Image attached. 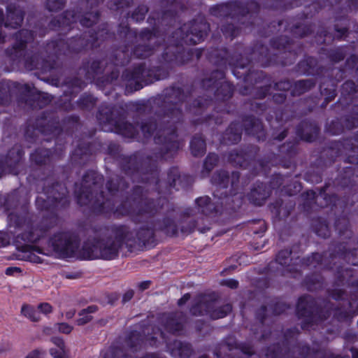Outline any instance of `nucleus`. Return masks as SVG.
I'll list each match as a JSON object with an SVG mask.
<instances>
[{
    "label": "nucleus",
    "instance_id": "nucleus-1",
    "mask_svg": "<svg viewBox=\"0 0 358 358\" xmlns=\"http://www.w3.org/2000/svg\"><path fill=\"white\" fill-rule=\"evenodd\" d=\"M54 251L61 258L69 257L73 255L76 244L66 234H59L52 241Z\"/></svg>",
    "mask_w": 358,
    "mask_h": 358
},
{
    "label": "nucleus",
    "instance_id": "nucleus-2",
    "mask_svg": "<svg viewBox=\"0 0 358 358\" xmlns=\"http://www.w3.org/2000/svg\"><path fill=\"white\" fill-rule=\"evenodd\" d=\"M53 343L57 347V349L51 348L50 353L53 358H68L65 350L63 341L60 338H52Z\"/></svg>",
    "mask_w": 358,
    "mask_h": 358
},
{
    "label": "nucleus",
    "instance_id": "nucleus-3",
    "mask_svg": "<svg viewBox=\"0 0 358 358\" xmlns=\"http://www.w3.org/2000/svg\"><path fill=\"white\" fill-rule=\"evenodd\" d=\"M94 311H95L94 307H89L87 309L82 310L79 314L80 317L77 320V324L78 325H83L90 322L92 320L90 313Z\"/></svg>",
    "mask_w": 358,
    "mask_h": 358
},
{
    "label": "nucleus",
    "instance_id": "nucleus-4",
    "mask_svg": "<svg viewBox=\"0 0 358 358\" xmlns=\"http://www.w3.org/2000/svg\"><path fill=\"white\" fill-rule=\"evenodd\" d=\"M205 149L204 142L201 139H194L191 142V150L194 155L197 156L203 153Z\"/></svg>",
    "mask_w": 358,
    "mask_h": 358
},
{
    "label": "nucleus",
    "instance_id": "nucleus-5",
    "mask_svg": "<svg viewBox=\"0 0 358 358\" xmlns=\"http://www.w3.org/2000/svg\"><path fill=\"white\" fill-rule=\"evenodd\" d=\"M196 204L203 213L207 214L211 208L210 199L208 196H203L196 200Z\"/></svg>",
    "mask_w": 358,
    "mask_h": 358
},
{
    "label": "nucleus",
    "instance_id": "nucleus-6",
    "mask_svg": "<svg viewBox=\"0 0 358 358\" xmlns=\"http://www.w3.org/2000/svg\"><path fill=\"white\" fill-rule=\"evenodd\" d=\"M21 311L24 316L33 321H38L39 320V316L37 312L30 306L24 305L22 307Z\"/></svg>",
    "mask_w": 358,
    "mask_h": 358
},
{
    "label": "nucleus",
    "instance_id": "nucleus-7",
    "mask_svg": "<svg viewBox=\"0 0 358 358\" xmlns=\"http://www.w3.org/2000/svg\"><path fill=\"white\" fill-rule=\"evenodd\" d=\"M231 310V307L230 305L227 304L225 305L221 308H219L218 309L213 311L210 316L213 319H219L222 318L227 315L228 313H229Z\"/></svg>",
    "mask_w": 358,
    "mask_h": 358
},
{
    "label": "nucleus",
    "instance_id": "nucleus-8",
    "mask_svg": "<svg viewBox=\"0 0 358 358\" xmlns=\"http://www.w3.org/2000/svg\"><path fill=\"white\" fill-rule=\"evenodd\" d=\"M117 253V250L115 247L104 248L101 252V257L105 259H113Z\"/></svg>",
    "mask_w": 358,
    "mask_h": 358
},
{
    "label": "nucleus",
    "instance_id": "nucleus-9",
    "mask_svg": "<svg viewBox=\"0 0 358 358\" xmlns=\"http://www.w3.org/2000/svg\"><path fill=\"white\" fill-rule=\"evenodd\" d=\"M38 308L44 314L50 313L52 310V307L48 303H43L38 305Z\"/></svg>",
    "mask_w": 358,
    "mask_h": 358
},
{
    "label": "nucleus",
    "instance_id": "nucleus-10",
    "mask_svg": "<svg viewBox=\"0 0 358 358\" xmlns=\"http://www.w3.org/2000/svg\"><path fill=\"white\" fill-rule=\"evenodd\" d=\"M58 329L61 333L69 334L72 331L73 327L66 323H59L58 324Z\"/></svg>",
    "mask_w": 358,
    "mask_h": 358
},
{
    "label": "nucleus",
    "instance_id": "nucleus-11",
    "mask_svg": "<svg viewBox=\"0 0 358 358\" xmlns=\"http://www.w3.org/2000/svg\"><path fill=\"white\" fill-rule=\"evenodd\" d=\"M45 352L39 350H34L27 355L26 358H42Z\"/></svg>",
    "mask_w": 358,
    "mask_h": 358
},
{
    "label": "nucleus",
    "instance_id": "nucleus-12",
    "mask_svg": "<svg viewBox=\"0 0 358 358\" xmlns=\"http://www.w3.org/2000/svg\"><path fill=\"white\" fill-rule=\"evenodd\" d=\"M226 285L231 288H236L238 286V282L234 280H228L226 282Z\"/></svg>",
    "mask_w": 358,
    "mask_h": 358
},
{
    "label": "nucleus",
    "instance_id": "nucleus-13",
    "mask_svg": "<svg viewBox=\"0 0 358 358\" xmlns=\"http://www.w3.org/2000/svg\"><path fill=\"white\" fill-rule=\"evenodd\" d=\"M20 271V269H19V268H15H15H14V267H9V268H6V273L7 275H13V273H14V271Z\"/></svg>",
    "mask_w": 358,
    "mask_h": 358
},
{
    "label": "nucleus",
    "instance_id": "nucleus-14",
    "mask_svg": "<svg viewBox=\"0 0 358 358\" xmlns=\"http://www.w3.org/2000/svg\"><path fill=\"white\" fill-rule=\"evenodd\" d=\"M8 343H0V353L3 352L9 349Z\"/></svg>",
    "mask_w": 358,
    "mask_h": 358
},
{
    "label": "nucleus",
    "instance_id": "nucleus-15",
    "mask_svg": "<svg viewBox=\"0 0 358 358\" xmlns=\"http://www.w3.org/2000/svg\"><path fill=\"white\" fill-rule=\"evenodd\" d=\"M216 160H217V157H216L215 155H210V156H208V158L206 159V161L205 165L207 166H208V162H210V161L216 162Z\"/></svg>",
    "mask_w": 358,
    "mask_h": 358
},
{
    "label": "nucleus",
    "instance_id": "nucleus-16",
    "mask_svg": "<svg viewBox=\"0 0 358 358\" xmlns=\"http://www.w3.org/2000/svg\"><path fill=\"white\" fill-rule=\"evenodd\" d=\"M75 315V310H71L69 311H67L66 313V317L67 319H71Z\"/></svg>",
    "mask_w": 358,
    "mask_h": 358
},
{
    "label": "nucleus",
    "instance_id": "nucleus-17",
    "mask_svg": "<svg viewBox=\"0 0 358 358\" xmlns=\"http://www.w3.org/2000/svg\"><path fill=\"white\" fill-rule=\"evenodd\" d=\"M189 299V294H186L182 298H181L179 301H178V304L179 305H182L183 303H185L186 301H187L188 299Z\"/></svg>",
    "mask_w": 358,
    "mask_h": 358
},
{
    "label": "nucleus",
    "instance_id": "nucleus-18",
    "mask_svg": "<svg viewBox=\"0 0 358 358\" xmlns=\"http://www.w3.org/2000/svg\"><path fill=\"white\" fill-rule=\"evenodd\" d=\"M132 297V293L131 292H129L127 294H125L124 296V299L127 298V299H131Z\"/></svg>",
    "mask_w": 358,
    "mask_h": 358
},
{
    "label": "nucleus",
    "instance_id": "nucleus-19",
    "mask_svg": "<svg viewBox=\"0 0 358 358\" xmlns=\"http://www.w3.org/2000/svg\"><path fill=\"white\" fill-rule=\"evenodd\" d=\"M2 21H3V10H0V24L2 22Z\"/></svg>",
    "mask_w": 358,
    "mask_h": 358
},
{
    "label": "nucleus",
    "instance_id": "nucleus-20",
    "mask_svg": "<svg viewBox=\"0 0 358 358\" xmlns=\"http://www.w3.org/2000/svg\"><path fill=\"white\" fill-rule=\"evenodd\" d=\"M148 282H142L141 283V287L143 289H145L147 287V285H148Z\"/></svg>",
    "mask_w": 358,
    "mask_h": 358
},
{
    "label": "nucleus",
    "instance_id": "nucleus-21",
    "mask_svg": "<svg viewBox=\"0 0 358 358\" xmlns=\"http://www.w3.org/2000/svg\"><path fill=\"white\" fill-rule=\"evenodd\" d=\"M142 130H143V131H145V127H142Z\"/></svg>",
    "mask_w": 358,
    "mask_h": 358
},
{
    "label": "nucleus",
    "instance_id": "nucleus-22",
    "mask_svg": "<svg viewBox=\"0 0 358 358\" xmlns=\"http://www.w3.org/2000/svg\"><path fill=\"white\" fill-rule=\"evenodd\" d=\"M125 358H127V357H125Z\"/></svg>",
    "mask_w": 358,
    "mask_h": 358
}]
</instances>
